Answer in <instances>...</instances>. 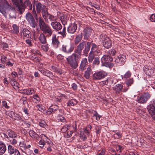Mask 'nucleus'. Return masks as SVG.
Listing matches in <instances>:
<instances>
[{
  "mask_svg": "<svg viewBox=\"0 0 155 155\" xmlns=\"http://www.w3.org/2000/svg\"><path fill=\"white\" fill-rule=\"evenodd\" d=\"M38 24L40 29L45 34H48L47 37H49L52 34V30L50 27L44 22L41 17L38 19Z\"/></svg>",
  "mask_w": 155,
  "mask_h": 155,
  "instance_id": "1",
  "label": "nucleus"
},
{
  "mask_svg": "<svg viewBox=\"0 0 155 155\" xmlns=\"http://www.w3.org/2000/svg\"><path fill=\"white\" fill-rule=\"evenodd\" d=\"M32 3L33 8L32 13L36 20H38V14L40 13L44 5H42L41 3L35 0H33Z\"/></svg>",
  "mask_w": 155,
  "mask_h": 155,
  "instance_id": "2",
  "label": "nucleus"
},
{
  "mask_svg": "<svg viewBox=\"0 0 155 155\" xmlns=\"http://www.w3.org/2000/svg\"><path fill=\"white\" fill-rule=\"evenodd\" d=\"M80 56L78 55L77 53L73 54L71 56L67 58V60L70 65L73 68L75 69L78 66L77 60Z\"/></svg>",
  "mask_w": 155,
  "mask_h": 155,
  "instance_id": "3",
  "label": "nucleus"
},
{
  "mask_svg": "<svg viewBox=\"0 0 155 155\" xmlns=\"http://www.w3.org/2000/svg\"><path fill=\"white\" fill-rule=\"evenodd\" d=\"M41 138L40 140L38 143L41 148L43 147L45 144V143H47L50 146H52L53 144L51 141L45 135L41 134L39 137Z\"/></svg>",
  "mask_w": 155,
  "mask_h": 155,
  "instance_id": "4",
  "label": "nucleus"
},
{
  "mask_svg": "<svg viewBox=\"0 0 155 155\" xmlns=\"http://www.w3.org/2000/svg\"><path fill=\"white\" fill-rule=\"evenodd\" d=\"M150 97V94L148 93H145L138 97L137 102L141 104L146 103Z\"/></svg>",
  "mask_w": 155,
  "mask_h": 155,
  "instance_id": "5",
  "label": "nucleus"
},
{
  "mask_svg": "<svg viewBox=\"0 0 155 155\" xmlns=\"http://www.w3.org/2000/svg\"><path fill=\"white\" fill-rule=\"evenodd\" d=\"M26 18L27 21L29 23L31 26L33 28H35L37 26V23L31 14L29 12L27 13L26 14Z\"/></svg>",
  "mask_w": 155,
  "mask_h": 155,
  "instance_id": "6",
  "label": "nucleus"
},
{
  "mask_svg": "<svg viewBox=\"0 0 155 155\" xmlns=\"http://www.w3.org/2000/svg\"><path fill=\"white\" fill-rule=\"evenodd\" d=\"M106 74L105 72L102 71L97 72L93 75V78L94 79L99 80L104 78Z\"/></svg>",
  "mask_w": 155,
  "mask_h": 155,
  "instance_id": "7",
  "label": "nucleus"
},
{
  "mask_svg": "<svg viewBox=\"0 0 155 155\" xmlns=\"http://www.w3.org/2000/svg\"><path fill=\"white\" fill-rule=\"evenodd\" d=\"M74 48V45L69 44L67 45H63L62 46V50L65 52L69 53L73 51Z\"/></svg>",
  "mask_w": 155,
  "mask_h": 155,
  "instance_id": "8",
  "label": "nucleus"
},
{
  "mask_svg": "<svg viewBox=\"0 0 155 155\" xmlns=\"http://www.w3.org/2000/svg\"><path fill=\"white\" fill-rule=\"evenodd\" d=\"M148 110L152 118L155 120V106L153 104H150Z\"/></svg>",
  "mask_w": 155,
  "mask_h": 155,
  "instance_id": "9",
  "label": "nucleus"
},
{
  "mask_svg": "<svg viewBox=\"0 0 155 155\" xmlns=\"http://www.w3.org/2000/svg\"><path fill=\"white\" fill-rule=\"evenodd\" d=\"M89 129L84 128L82 130L80 133L81 138L83 140H85L86 139V135L89 136Z\"/></svg>",
  "mask_w": 155,
  "mask_h": 155,
  "instance_id": "10",
  "label": "nucleus"
},
{
  "mask_svg": "<svg viewBox=\"0 0 155 155\" xmlns=\"http://www.w3.org/2000/svg\"><path fill=\"white\" fill-rule=\"evenodd\" d=\"M7 134H4V135L5 137L7 138L9 137L15 138L17 137V134L16 133L9 129L7 130Z\"/></svg>",
  "mask_w": 155,
  "mask_h": 155,
  "instance_id": "11",
  "label": "nucleus"
},
{
  "mask_svg": "<svg viewBox=\"0 0 155 155\" xmlns=\"http://www.w3.org/2000/svg\"><path fill=\"white\" fill-rule=\"evenodd\" d=\"M144 69L146 74L148 75L152 76L155 74L154 68L146 66Z\"/></svg>",
  "mask_w": 155,
  "mask_h": 155,
  "instance_id": "12",
  "label": "nucleus"
},
{
  "mask_svg": "<svg viewBox=\"0 0 155 155\" xmlns=\"http://www.w3.org/2000/svg\"><path fill=\"white\" fill-rule=\"evenodd\" d=\"M48 8L45 5H44L42 10L41 11L42 16L45 20H46L49 15L48 11Z\"/></svg>",
  "mask_w": 155,
  "mask_h": 155,
  "instance_id": "13",
  "label": "nucleus"
},
{
  "mask_svg": "<svg viewBox=\"0 0 155 155\" xmlns=\"http://www.w3.org/2000/svg\"><path fill=\"white\" fill-rule=\"evenodd\" d=\"M116 53V51L114 49H111L108 51V54H107V61H112L113 60V57L112 56H114Z\"/></svg>",
  "mask_w": 155,
  "mask_h": 155,
  "instance_id": "14",
  "label": "nucleus"
},
{
  "mask_svg": "<svg viewBox=\"0 0 155 155\" xmlns=\"http://www.w3.org/2000/svg\"><path fill=\"white\" fill-rule=\"evenodd\" d=\"M51 25L53 28L57 30H59L62 28V26L61 24L58 22L54 21L51 22Z\"/></svg>",
  "mask_w": 155,
  "mask_h": 155,
  "instance_id": "15",
  "label": "nucleus"
},
{
  "mask_svg": "<svg viewBox=\"0 0 155 155\" xmlns=\"http://www.w3.org/2000/svg\"><path fill=\"white\" fill-rule=\"evenodd\" d=\"M77 29V26L75 24H71L68 28V32L70 33H74Z\"/></svg>",
  "mask_w": 155,
  "mask_h": 155,
  "instance_id": "16",
  "label": "nucleus"
},
{
  "mask_svg": "<svg viewBox=\"0 0 155 155\" xmlns=\"http://www.w3.org/2000/svg\"><path fill=\"white\" fill-rule=\"evenodd\" d=\"M92 31V30L90 27L85 28L84 30V38L86 39L88 38L90 35Z\"/></svg>",
  "mask_w": 155,
  "mask_h": 155,
  "instance_id": "17",
  "label": "nucleus"
},
{
  "mask_svg": "<svg viewBox=\"0 0 155 155\" xmlns=\"http://www.w3.org/2000/svg\"><path fill=\"white\" fill-rule=\"evenodd\" d=\"M85 44V42H83L79 44L78 46V49L75 52V53H77V54L81 56V50L83 48Z\"/></svg>",
  "mask_w": 155,
  "mask_h": 155,
  "instance_id": "18",
  "label": "nucleus"
},
{
  "mask_svg": "<svg viewBox=\"0 0 155 155\" xmlns=\"http://www.w3.org/2000/svg\"><path fill=\"white\" fill-rule=\"evenodd\" d=\"M28 133L30 136L33 139L38 140L39 139V136L33 130H30L29 131Z\"/></svg>",
  "mask_w": 155,
  "mask_h": 155,
  "instance_id": "19",
  "label": "nucleus"
},
{
  "mask_svg": "<svg viewBox=\"0 0 155 155\" xmlns=\"http://www.w3.org/2000/svg\"><path fill=\"white\" fill-rule=\"evenodd\" d=\"M125 56L124 55H120L119 56L117 60H115V61L117 63H119L118 61H119L120 63L121 64H123L125 61Z\"/></svg>",
  "mask_w": 155,
  "mask_h": 155,
  "instance_id": "20",
  "label": "nucleus"
},
{
  "mask_svg": "<svg viewBox=\"0 0 155 155\" xmlns=\"http://www.w3.org/2000/svg\"><path fill=\"white\" fill-rule=\"evenodd\" d=\"M23 34L24 38H28L31 37L30 31L26 28L23 29Z\"/></svg>",
  "mask_w": 155,
  "mask_h": 155,
  "instance_id": "21",
  "label": "nucleus"
},
{
  "mask_svg": "<svg viewBox=\"0 0 155 155\" xmlns=\"http://www.w3.org/2000/svg\"><path fill=\"white\" fill-rule=\"evenodd\" d=\"M87 64V59L85 58L83 59L81 62L80 68L82 70H84L85 68V67Z\"/></svg>",
  "mask_w": 155,
  "mask_h": 155,
  "instance_id": "22",
  "label": "nucleus"
},
{
  "mask_svg": "<svg viewBox=\"0 0 155 155\" xmlns=\"http://www.w3.org/2000/svg\"><path fill=\"white\" fill-rule=\"evenodd\" d=\"M123 87V86L122 84H118L116 85L114 87V89L117 93L120 94L122 91Z\"/></svg>",
  "mask_w": 155,
  "mask_h": 155,
  "instance_id": "23",
  "label": "nucleus"
},
{
  "mask_svg": "<svg viewBox=\"0 0 155 155\" xmlns=\"http://www.w3.org/2000/svg\"><path fill=\"white\" fill-rule=\"evenodd\" d=\"M0 12L4 16H6V14L8 13V11L6 10V8L5 7V6L1 5H0Z\"/></svg>",
  "mask_w": 155,
  "mask_h": 155,
  "instance_id": "24",
  "label": "nucleus"
},
{
  "mask_svg": "<svg viewBox=\"0 0 155 155\" xmlns=\"http://www.w3.org/2000/svg\"><path fill=\"white\" fill-rule=\"evenodd\" d=\"M6 147L5 144L3 143H0V154H2L5 153L6 151Z\"/></svg>",
  "mask_w": 155,
  "mask_h": 155,
  "instance_id": "25",
  "label": "nucleus"
},
{
  "mask_svg": "<svg viewBox=\"0 0 155 155\" xmlns=\"http://www.w3.org/2000/svg\"><path fill=\"white\" fill-rule=\"evenodd\" d=\"M76 123L75 122H74L73 123V125L72 126V127H71L69 128V129H70L71 130L69 132H68V134H69V136H70L71 135V134H73V133L74 131L76 130Z\"/></svg>",
  "mask_w": 155,
  "mask_h": 155,
  "instance_id": "26",
  "label": "nucleus"
},
{
  "mask_svg": "<svg viewBox=\"0 0 155 155\" xmlns=\"http://www.w3.org/2000/svg\"><path fill=\"white\" fill-rule=\"evenodd\" d=\"M4 2L5 3V6L6 8V10H10L14 9L13 7H12L8 3L6 0H4Z\"/></svg>",
  "mask_w": 155,
  "mask_h": 155,
  "instance_id": "27",
  "label": "nucleus"
},
{
  "mask_svg": "<svg viewBox=\"0 0 155 155\" xmlns=\"http://www.w3.org/2000/svg\"><path fill=\"white\" fill-rule=\"evenodd\" d=\"M54 107H55V108L54 109L53 107L51 106L48 109L47 111L46 112V114H50L52 112L56 110L58 108V106H55Z\"/></svg>",
  "mask_w": 155,
  "mask_h": 155,
  "instance_id": "28",
  "label": "nucleus"
},
{
  "mask_svg": "<svg viewBox=\"0 0 155 155\" xmlns=\"http://www.w3.org/2000/svg\"><path fill=\"white\" fill-rule=\"evenodd\" d=\"M24 93L25 94L27 95H30L34 94L35 93V91L33 89H28L24 90Z\"/></svg>",
  "mask_w": 155,
  "mask_h": 155,
  "instance_id": "29",
  "label": "nucleus"
},
{
  "mask_svg": "<svg viewBox=\"0 0 155 155\" xmlns=\"http://www.w3.org/2000/svg\"><path fill=\"white\" fill-rule=\"evenodd\" d=\"M17 149L15 148L11 145H9L8 147V153L10 154H13L15 150Z\"/></svg>",
  "mask_w": 155,
  "mask_h": 155,
  "instance_id": "30",
  "label": "nucleus"
},
{
  "mask_svg": "<svg viewBox=\"0 0 155 155\" xmlns=\"http://www.w3.org/2000/svg\"><path fill=\"white\" fill-rule=\"evenodd\" d=\"M91 71V68L90 67H88L87 70L85 72L84 74V76L86 78L88 79L89 78Z\"/></svg>",
  "mask_w": 155,
  "mask_h": 155,
  "instance_id": "31",
  "label": "nucleus"
},
{
  "mask_svg": "<svg viewBox=\"0 0 155 155\" xmlns=\"http://www.w3.org/2000/svg\"><path fill=\"white\" fill-rule=\"evenodd\" d=\"M101 62L102 66H107V55H104L101 58Z\"/></svg>",
  "mask_w": 155,
  "mask_h": 155,
  "instance_id": "32",
  "label": "nucleus"
},
{
  "mask_svg": "<svg viewBox=\"0 0 155 155\" xmlns=\"http://www.w3.org/2000/svg\"><path fill=\"white\" fill-rule=\"evenodd\" d=\"M17 7V10L21 14H22L25 11V8L24 6L22 5L21 3L19 4L18 6H16Z\"/></svg>",
  "mask_w": 155,
  "mask_h": 155,
  "instance_id": "33",
  "label": "nucleus"
},
{
  "mask_svg": "<svg viewBox=\"0 0 155 155\" xmlns=\"http://www.w3.org/2000/svg\"><path fill=\"white\" fill-rule=\"evenodd\" d=\"M39 126L45 128L46 127L47 125L45 122L43 120H41L39 122Z\"/></svg>",
  "mask_w": 155,
  "mask_h": 155,
  "instance_id": "34",
  "label": "nucleus"
},
{
  "mask_svg": "<svg viewBox=\"0 0 155 155\" xmlns=\"http://www.w3.org/2000/svg\"><path fill=\"white\" fill-rule=\"evenodd\" d=\"M13 28L12 31L15 33H17L19 32L18 27L16 25L14 24L12 25Z\"/></svg>",
  "mask_w": 155,
  "mask_h": 155,
  "instance_id": "35",
  "label": "nucleus"
},
{
  "mask_svg": "<svg viewBox=\"0 0 155 155\" xmlns=\"http://www.w3.org/2000/svg\"><path fill=\"white\" fill-rule=\"evenodd\" d=\"M13 4L15 5L18 6V5L22 3V2L21 0H12Z\"/></svg>",
  "mask_w": 155,
  "mask_h": 155,
  "instance_id": "36",
  "label": "nucleus"
},
{
  "mask_svg": "<svg viewBox=\"0 0 155 155\" xmlns=\"http://www.w3.org/2000/svg\"><path fill=\"white\" fill-rule=\"evenodd\" d=\"M8 58L4 55L1 56V63L4 64L6 61L8 60Z\"/></svg>",
  "mask_w": 155,
  "mask_h": 155,
  "instance_id": "37",
  "label": "nucleus"
},
{
  "mask_svg": "<svg viewBox=\"0 0 155 155\" xmlns=\"http://www.w3.org/2000/svg\"><path fill=\"white\" fill-rule=\"evenodd\" d=\"M8 61L6 63V65L7 66H9L12 67L13 65V64L14 63V61L12 59H8Z\"/></svg>",
  "mask_w": 155,
  "mask_h": 155,
  "instance_id": "38",
  "label": "nucleus"
},
{
  "mask_svg": "<svg viewBox=\"0 0 155 155\" xmlns=\"http://www.w3.org/2000/svg\"><path fill=\"white\" fill-rule=\"evenodd\" d=\"M25 3L29 7V9L30 10H31L32 6L30 1L29 0H25Z\"/></svg>",
  "mask_w": 155,
  "mask_h": 155,
  "instance_id": "39",
  "label": "nucleus"
},
{
  "mask_svg": "<svg viewBox=\"0 0 155 155\" xmlns=\"http://www.w3.org/2000/svg\"><path fill=\"white\" fill-rule=\"evenodd\" d=\"M70 126L69 125H66L64 126L61 128V131L63 133L66 132L69 129Z\"/></svg>",
  "mask_w": 155,
  "mask_h": 155,
  "instance_id": "40",
  "label": "nucleus"
},
{
  "mask_svg": "<svg viewBox=\"0 0 155 155\" xmlns=\"http://www.w3.org/2000/svg\"><path fill=\"white\" fill-rule=\"evenodd\" d=\"M52 43L54 46L57 47L59 43L58 39H52Z\"/></svg>",
  "mask_w": 155,
  "mask_h": 155,
  "instance_id": "41",
  "label": "nucleus"
},
{
  "mask_svg": "<svg viewBox=\"0 0 155 155\" xmlns=\"http://www.w3.org/2000/svg\"><path fill=\"white\" fill-rule=\"evenodd\" d=\"M131 72L128 71H127L124 75L123 77L122 76V78L123 79L124 78H130L131 75Z\"/></svg>",
  "mask_w": 155,
  "mask_h": 155,
  "instance_id": "42",
  "label": "nucleus"
},
{
  "mask_svg": "<svg viewBox=\"0 0 155 155\" xmlns=\"http://www.w3.org/2000/svg\"><path fill=\"white\" fill-rule=\"evenodd\" d=\"M134 80L132 78L128 80L126 82V84L128 86H130L133 83Z\"/></svg>",
  "mask_w": 155,
  "mask_h": 155,
  "instance_id": "43",
  "label": "nucleus"
},
{
  "mask_svg": "<svg viewBox=\"0 0 155 155\" xmlns=\"http://www.w3.org/2000/svg\"><path fill=\"white\" fill-rule=\"evenodd\" d=\"M77 103L76 101L74 100L70 101L68 103V106H74Z\"/></svg>",
  "mask_w": 155,
  "mask_h": 155,
  "instance_id": "44",
  "label": "nucleus"
},
{
  "mask_svg": "<svg viewBox=\"0 0 155 155\" xmlns=\"http://www.w3.org/2000/svg\"><path fill=\"white\" fill-rule=\"evenodd\" d=\"M13 118L17 120H19L21 118V116L19 114H16L15 113H14V118Z\"/></svg>",
  "mask_w": 155,
  "mask_h": 155,
  "instance_id": "45",
  "label": "nucleus"
},
{
  "mask_svg": "<svg viewBox=\"0 0 155 155\" xmlns=\"http://www.w3.org/2000/svg\"><path fill=\"white\" fill-rule=\"evenodd\" d=\"M6 114L9 117L14 118V112L12 111H8L6 112Z\"/></svg>",
  "mask_w": 155,
  "mask_h": 155,
  "instance_id": "46",
  "label": "nucleus"
},
{
  "mask_svg": "<svg viewBox=\"0 0 155 155\" xmlns=\"http://www.w3.org/2000/svg\"><path fill=\"white\" fill-rule=\"evenodd\" d=\"M39 71L42 74L46 76L48 71L45 69L40 68V69Z\"/></svg>",
  "mask_w": 155,
  "mask_h": 155,
  "instance_id": "47",
  "label": "nucleus"
},
{
  "mask_svg": "<svg viewBox=\"0 0 155 155\" xmlns=\"http://www.w3.org/2000/svg\"><path fill=\"white\" fill-rule=\"evenodd\" d=\"M116 148L117 152L118 153H120L123 149V147L119 145L116 146Z\"/></svg>",
  "mask_w": 155,
  "mask_h": 155,
  "instance_id": "48",
  "label": "nucleus"
},
{
  "mask_svg": "<svg viewBox=\"0 0 155 155\" xmlns=\"http://www.w3.org/2000/svg\"><path fill=\"white\" fill-rule=\"evenodd\" d=\"M9 16L10 18L12 19H16V15L15 12H13L12 13H10L9 14Z\"/></svg>",
  "mask_w": 155,
  "mask_h": 155,
  "instance_id": "49",
  "label": "nucleus"
},
{
  "mask_svg": "<svg viewBox=\"0 0 155 155\" xmlns=\"http://www.w3.org/2000/svg\"><path fill=\"white\" fill-rule=\"evenodd\" d=\"M19 146L21 147L26 149L27 146L26 144L23 141H21L19 143Z\"/></svg>",
  "mask_w": 155,
  "mask_h": 155,
  "instance_id": "50",
  "label": "nucleus"
},
{
  "mask_svg": "<svg viewBox=\"0 0 155 155\" xmlns=\"http://www.w3.org/2000/svg\"><path fill=\"white\" fill-rule=\"evenodd\" d=\"M114 81L113 77H108L107 79V83L109 84H112Z\"/></svg>",
  "mask_w": 155,
  "mask_h": 155,
  "instance_id": "51",
  "label": "nucleus"
},
{
  "mask_svg": "<svg viewBox=\"0 0 155 155\" xmlns=\"http://www.w3.org/2000/svg\"><path fill=\"white\" fill-rule=\"evenodd\" d=\"M48 17L51 21H55L56 20V18L55 17H54L50 14H49V15H48Z\"/></svg>",
  "mask_w": 155,
  "mask_h": 155,
  "instance_id": "52",
  "label": "nucleus"
},
{
  "mask_svg": "<svg viewBox=\"0 0 155 155\" xmlns=\"http://www.w3.org/2000/svg\"><path fill=\"white\" fill-rule=\"evenodd\" d=\"M93 116L96 117V119L97 120H99L101 117V116L96 112L94 114Z\"/></svg>",
  "mask_w": 155,
  "mask_h": 155,
  "instance_id": "53",
  "label": "nucleus"
},
{
  "mask_svg": "<svg viewBox=\"0 0 155 155\" xmlns=\"http://www.w3.org/2000/svg\"><path fill=\"white\" fill-rule=\"evenodd\" d=\"M57 119L58 121H60L61 122L63 121L64 120V117L62 116L59 115L57 117Z\"/></svg>",
  "mask_w": 155,
  "mask_h": 155,
  "instance_id": "54",
  "label": "nucleus"
},
{
  "mask_svg": "<svg viewBox=\"0 0 155 155\" xmlns=\"http://www.w3.org/2000/svg\"><path fill=\"white\" fill-rule=\"evenodd\" d=\"M97 48V45L95 44H93L92 45V46L91 48V51L90 52V54L91 53L93 52L95 50V49Z\"/></svg>",
  "mask_w": 155,
  "mask_h": 155,
  "instance_id": "55",
  "label": "nucleus"
},
{
  "mask_svg": "<svg viewBox=\"0 0 155 155\" xmlns=\"http://www.w3.org/2000/svg\"><path fill=\"white\" fill-rule=\"evenodd\" d=\"M150 19L152 22H155V14H152L150 17Z\"/></svg>",
  "mask_w": 155,
  "mask_h": 155,
  "instance_id": "56",
  "label": "nucleus"
},
{
  "mask_svg": "<svg viewBox=\"0 0 155 155\" xmlns=\"http://www.w3.org/2000/svg\"><path fill=\"white\" fill-rule=\"evenodd\" d=\"M82 34L81 32H79L78 33V34L77 35L76 39H81L82 38Z\"/></svg>",
  "mask_w": 155,
  "mask_h": 155,
  "instance_id": "57",
  "label": "nucleus"
},
{
  "mask_svg": "<svg viewBox=\"0 0 155 155\" xmlns=\"http://www.w3.org/2000/svg\"><path fill=\"white\" fill-rule=\"evenodd\" d=\"M91 54V53L90 54V55L88 57V61L90 62H92L94 58L93 55H92Z\"/></svg>",
  "mask_w": 155,
  "mask_h": 155,
  "instance_id": "58",
  "label": "nucleus"
},
{
  "mask_svg": "<svg viewBox=\"0 0 155 155\" xmlns=\"http://www.w3.org/2000/svg\"><path fill=\"white\" fill-rule=\"evenodd\" d=\"M90 48V43H87V45L85 48V50L87 52L88 51Z\"/></svg>",
  "mask_w": 155,
  "mask_h": 155,
  "instance_id": "59",
  "label": "nucleus"
},
{
  "mask_svg": "<svg viewBox=\"0 0 155 155\" xmlns=\"http://www.w3.org/2000/svg\"><path fill=\"white\" fill-rule=\"evenodd\" d=\"M2 103L3 106L5 108L7 109H8L9 108V107L7 105V104L6 101H3Z\"/></svg>",
  "mask_w": 155,
  "mask_h": 155,
  "instance_id": "60",
  "label": "nucleus"
},
{
  "mask_svg": "<svg viewBox=\"0 0 155 155\" xmlns=\"http://www.w3.org/2000/svg\"><path fill=\"white\" fill-rule=\"evenodd\" d=\"M42 48L45 51H47L48 49V47L47 45H42Z\"/></svg>",
  "mask_w": 155,
  "mask_h": 155,
  "instance_id": "61",
  "label": "nucleus"
},
{
  "mask_svg": "<svg viewBox=\"0 0 155 155\" xmlns=\"http://www.w3.org/2000/svg\"><path fill=\"white\" fill-rule=\"evenodd\" d=\"M39 39H46V37L45 36L44 34L41 33L39 35Z\"/></svg>",
  "mask_w": 155,
  "mask_h": 155,
  "instance_id": "62",
  "label": "nucleus"
},
{
  "mask_svg": "<svg viewBox=\"0 0 155 155\" xmlns=\"http://www.w3.org/2000/svg\"><path fill=\"white\" fill-rule=\"evenodd\" d=\"M37 108L38 109V110L39 111L42 112L43 110V109L41 105H37L36 106Z\"/></svg>",
  "mask_w": 155,
  "mask_h": 155,
  "instance_id": "63",
  "label": "nucleus"
},
{
  "mask_svg": "<svg viewBox=\"0 0 155 155\" xmlns=\"http://www.w3.org/2000/svg\"><path fill=\"white\" fill-rule=\"evenodd\" d=\"M33 98L35 99L37 101H40V98L37 94H35L33 95Z\"/></svg>",
  "mask_w": 155,
  "mask_h": 155,
  "instance_id": "64",
  "label": "nucleus"
}]
</instances>
